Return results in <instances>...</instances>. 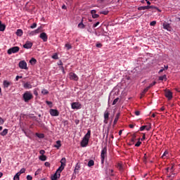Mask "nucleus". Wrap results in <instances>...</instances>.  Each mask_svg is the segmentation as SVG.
I'll return each mask as SVG.
<instances>
[{
  "label": "nucleus",
  "instance_id": "nucleus-1",
  "mask_svg": "<svg viewBox=\"0 0 180 180\" xmlns=\"http://www.w3.org/2000/svg\"><path fill=\"white\" fill-rule=\"evenodd\" d=\"M91 129H89L87 134H86V135L84 136L82 141L81 142V146L82 147H86L89 144V139L91 137Z\"/></svg>",
  "mask_w": 180,
  "mask_h": 180
},
{
  "label": "nucleus",
  "instance_id": "nucleus-2",
  "mask_svg": "<svg viewBox=\"0 0 180 180\" xmlns=\"http://www.w3.org/2000/svg\"><path fill=\"white\" fill-rule=\"evenodd\" d=\"M22 98L25 103H28L34 98V96L31 91H27L23 94Z\"/></svg>",
  "mask_w": 180,
  "mask_h": 180
},
{
  "label": "nucleus",
  "instance_id": "nucleus-3",
  "mask_svg": "<svg viewBox=\"0 0 180 180\" xmlns=\"http://www.w3.org/2000/svg\"><path fill=\"white\" fill-rule=\"evenodd\" d=\"M174 166H171V167L166 168V174L167 175V177L172 179L175 174L174 173Z\"/></svg>",
  "mask_w": 180,
  "mask_h": 180
},
{
  "label": "nucleus",
  "instance_id": "nucleus-4",
  "mask_svg": "<svg viewBox=\"0 0 180 180\" xmlns=\"http://www.w3.org/2000/svg\"><path fill=\"white\" fill-rule=\"evenodd\" d=\"M107 155H108V149L107 147L105 146L102 150H101V164L103 165L105 162V158H107Z\"/></svg>",
  "mask_w": 180,
  "mask_h": 180
},
{
  "label": "nucleus",
  "instance_id": "nucleus-5",
  "mask_svg": "<svg viewBox=\"0 0 180 180\" xmlns=\"http://www.w3.org/2000/svg\"><path fill=\"white\" fill-rule=\"evenodd\" d=\"M20 51V47L18 46H15V47H12L11 49H9L8 51H7V53L11 55L12 53H18V51Z\"/></svg>",
  "mask_w": 180,
  "mask_h": 180
},
{
  "label": "nucleus",
  "instance_id": "nucleus-6",
  "mask_svg": "<svg viewBox=\"0 0 180 180\" xmlns=\"http://www.w3.org/2000/svg\"><path fill=\"white\" fill-rule=\"evenodd\" d=\"M63 170H59L58 169L56 170V173L51 176V180H58L60 177V173Z\"/></svg>",
  "mask_w": 180,
  "mask_h": 180
},
{
  "label": "nucleus",
  "instance_id": "nucleus-7",
  "mask_svg": "<svg viewBox=\"0 0 180 180\" xmlns=\"http://www.w3.org/2000/svg\"><path fill=\"white\" fill-rule=\"evenodd\" d=\"M109 115H110L109 111L105 110V111L104 112V115H103V117H104L103 123L105 124H107L108 123Z\"/></svg>",
  "mask_w": 180,
  "mask_h": 180
},
{
  "label": "nucleus",
  "instance_id": "nucleus-8",
  "mask_svg": "<svg viewBox=\"0 0 180 180\" xmlns=\"http://www.w3.org/2000/svg\"><path fill=\"white\" fill-rule=\"evenodd\" d=\"M72 108L73 110H79L82 108V105L79 102H74L72 103Z\"/></svg>",
  "mask_w": 180,
  "mask_h": 180
},
{
  "label": "nucleus",
  "instance_id": "nucleus-9",
  "mask_svg": "<svg viewBox=\"0 0 180 180\" xmlns=\"http://www.w3.org/2000/svg\"><path fill=\"white\" fill-rule=\"evenodd\" d=\"M61 165L58 168V171H63L66 166V159L65 158H63L62 160H60Z\"/></svg>",
  "mask_w": 180,
  "mask_h": 180
},
{
  "label": "nucleus",
  "instance_id": "nucleus-10",
  "mask_svg": "<svg viewBox=\"0 0 180 180\" xmlns=\"http://www.w3.org/2000/svg\"><path fill=\"white\" fill-rule=\"evenodd\" d=\"M19 68L20 69H25V70H27L28 69L27 68V63H26V61L25 60H21L19 62Z\"/></svg>",
  "mask_w": 180,
  "mask_h": 180
},
{
  "label": "nucleus",
  "instance_id": "nucleus-11",
  "mask_svg": "<svg viewBox=\"0 0 180 180\" xmlns=\"http://www.w3.org/2000/svg\"><path fill=\"white\" fill-rule=\"evenodd\" d=\"M49 112L52 117H58L59 115V112L56 109H50Z\"/></svg>",
  "mask_w": 180,
  "mask_h": 180
},
{
  "label": "nucleus",
  "instance_id": "nucleus-12",
  "mask_svg": "<svg viewBox=\"0 0 180 180\" xmlns=\"http://www.w3.org/2000/svg\"><path fill=\"white\" fill-rule=\"evenodd\" d=\"M23 88L25 89H32L33 88V86L32 85V83L30 82H27L25 83H23Z\"/></svg>",
  "mask_w": 180,
  "mask_h": 180
},
{
  "label": "nucleus",
  "instance_id": "nucleus-13",
  "mask_svg": "<svg viewBox=\"0 0 180 180\" xmlns=\"http://www.w3.org/2000/svg\"><path fill=\"white\" fill-rule=\"evenodd\" d=\"M70 79H72L73 81H78L79 77L78 76L74 73V72H70L69 75Z\"/></svg>",
  "mask_w": 180,
  "mask_h": 180
},
{
  "label": "nucleus",
  "instance_id": "nucleus-14",
  "mask_svg": "<svg viewBox=\"0 0 180 180\" xmlns=\"http://www.w3.org/2000/svg\"><path fill=\"white\" fill-rule=\"evenodd\" d=\"M39 38H41L44 42L47 41V40L49 39V37L47 36V34H46L44 32L40 34Z\"/></svg>",
  "mask_w": 180,
  "mask_h": 180
},
{
  "label": "nucleus",
  "instance_id": "nucleus-15",
  "mask_svg": "<svg viewBox=\"0 0 180 180\" xmlns=\"http://www.w3.org/2000/svg\"><path fill=\"white\" fill-rule=\"evenodd\" d=\"M165 96L169 101L172 100L173 98L172 93L170 91H165Z\"/></svg>",
  "mask_w": 180,
  "mask_h": 180
},
{
  "label": "nucleus",
  "instance_id": "nucleus-16",
  "mask_svg": "<svg viewBox=\"0 0 180 180\" xmlns=\"http://www.w3.org/2000/svg\"><path fill=\"white\" fill-rule=\"evenodd\" d=\"M33 46V43L27 41L26 43L23 45V48L26 49H30Z\"/></svg>",
  "mask_w": 180,
  "mask_h": 180
},
{
  "label": "nucleus",
  "instance_id": "nucleus-17",
  "mask_svg": "<svg viewBox=\"0 0 180 180\" xmlns=\"http://www.w3.org/2000/svg\"><path fill=\"white\" fill-rule=\"evenodd\" d=\"M37 34H39V30H36L34 31L27 32V35L30 36V37H33L34 35H37Z\"/></svg>",
  "mask_w": 180,
  "mask_h": 180
},
{
  "label": "nucleus",
  "instance_id": "nucleus-18",
  "mask_svg": "<svg viewBox=\"0 0 180 180\" xmlns=\"http://www.w3.org/2000/svg\"><path fill=\"white\" fill-rule=\"evenodd\" d=\"M163 28L167 31H170L171 27L168 22H163L162 24Z\"/></svg>",
  "mask_w": 180,
  "mask_h": 180
},
{
  "label": "nucleus",
  "instance_id": "nucleus-19",
  "mask_svg": "<svg viewBox=\"0 0 180 180\" xmlns=\"http://www.w3.org/2000/svg\"><path fill=\"white\" fill-rule=\"evenodd\" d=\"M136 134H133L131 135V141H130V143H131V145L132 144H134L136 141Z\"/></svg>",
  "mask_w": 180,
  "mask_h": 180
},
{
  "label": "nucleus",
  "instance_id": "nucleus-20",
  "mask_svg": "<svg viewBox=\"0 0 180 180\" xmlns=\"http://www.w3.org/2000/svg\"><path fill=\"white\" fill-rule=\"evenodd\" d=\"M120 112H117L115 115V120L113 121V125H115L117 124L119 119H120Z\"/></svg>",
  "mask_w": 180,
  "mask_h": 180
},
{
  "label": "nucleus",
  "instance_id": "nucleus-21",
  "mask_svg": "<svg viewBox=\"0 0 180 180\" xmlns=\"http://www.w3.org/2000/svg\"><path fill=\"white\" fill-rule=\"evenodd\" d=\"M91 16L93 17V18L96 19V18H99V15L96 13V10H91Z\"/></svg>",
  "mask_w": 180,
  "mask_h": 180
},
{
  "label": "nucleus",
  "instance_id": "nucleus-22",
  "mask_svg": "<svg viewBox=\"0 0 180 180\" xmlns=\"http://www.w3.org/2000/svg\"><path fill=\"white\" fill-rule=\"evenodd\" d=\"M6 26L5 24H2V22L0 21V32H4L6 30Z\"/></svg>",
  "mask_w": 180,
  "mask_h": 180
},
{
  "label": "nucleus",
  "instance_id": "nucleus-23",
  "mask_svg": "<svg viewBox=\"0 0 180 180\" xmlns=\"http://www.w3.org/2000/svg\"><path fill=\"white\" fill-rule=\"evenodd\" d=\"M3 85L4 88H8L11 85V83L9 82H8L7 80H4L3 82Z\"/></svg>",
  "mask_w": 180,
  "mask_h": 180
},
{
  "label": "nucleus",
  "instance_id": "nucleus-24",
  "mask_svg": "<svg viewBox=\"0 0 180 180\" xmlns=\"http://www.w3.org/2000/svg\"><path fill=\"white\" fill-rule=\"evenodd\" d=\"M15 34L18 36V37H22L23 35V31L22 30H17L16 32H15Z\"/></svg>",
  "mask_w": 180,
  "mask_h": 180
},
{
  "label": "nucleus",
  "instance_id": "nucleus-25",
  "mask_svg": "<svg viewBox=\"0 0 180 180\" xmlns=\"http://www.w3.org/2000/svg\"><path fill=\"white\" fill-rule=\"evenodd\" d=\"M81 167V165L78 162L77 165H76V167H75V173H78L79 172V170Z\"/></svg>",
  "mask_w": 180,
  "mask_h": 180
},
{
  "label": "nucleus",
  "instance_id": "nucleus-26",
  "mask_svg": "<svg viewBox=\"0 0 180 180\" xmlns=\"http://www.w3.org/2000/svg\"><path fill=\"white\" fill-rule=\"evenodd\" d=\"M55 148L57 149H59L61 147V141H57L56 144L54 146Z\"/></svg>",
  "mask_w": 180,
  "mask_h": 180
},
{
  "label": "nucleus",
  "instance_id": "nucleus-27",
  "mask_svg": "<svg viewBox=\"0 0 180 180\" xmlns=\"http://www.w3.org/2000/svg\"><path fill=\"white\" fill-rule=\"evenodd\" d=\"M8 129H4L2 132H0V135L2 136H5L8 134Z\"/></svg>",
  "mask_w": 180,
  "mask_h": 180
},
{
  "label": "nucleus",
  "instance_id": "nucleus-28",
  "mask_svg": "<svg viewBox=\"0 0 180 180\" xmlns=\"http://www.w3.org/2000/svg\"><path fill=\"white\" fill-rule=\"evenodd\" d=\"M148 6H139L138 8L139 11H144V10H148Z\"/></svg>",
  "mask_w": 180,
  "mask_h": 180
},
{
  "label": "nucleus",
  "instance_id": "nucleus-29",
  "mask_svg": "<svg viewBox=\"0 0 180 180\" xmlns=\"http://www.w3.org/2000/svg\"><path fill=\"white\" fill-rule=\"evenodd\" d=\"M37 63V60L34 58H31V60H30V63L31 65H35Z\"/></svg>",
  "mask_w": 180,
  "mask_h": 180
},
{
  "label": "nucleus",
  "instance_id": "nucleus-30",
  "mask_svg": "<svg viewBox=\"0 0 180 180\" xmlns=\"http://www.w3.org/2000/svg\"><path fill=\"white\" fill-rule=\"evenodd\" d=\"M78 27L80 29H84L85 28V25L84 24H83V20H82L81 22H79V24L78 25Z\"/></svg>",
  "mask_w": 180,
  "mask_h": 180
},
{
  "label": "nucleus",
  "instance_id": "nucleus-31",
  "mask_svg": "<svg viewBox=\"0 0 180 180\" xmlns=\"http://www.w3.org/2000/svg\"><path fill=\"white\" fill-rule=\"evenodd\" d=\"M148 90H150V87L147 86L146 88H145L141 94L142 96L145 95V94H146Z\"/></svg>",
  "mask_w": 180,
  "mask_h": 180
},
{
  "label": "nucleus",
  "instance_id": "nucleus-32",
  "mask_svg": "<svg viewBox=\"0 0 180 180\" xmlns=\"http://www.w3.org/2000/svg\"><path fill=\"white\" fill-rule=\"evenodd\" d=\"M150 8L151 9H155L158 11L160 12V10L158 7H156L155 6H148V9H150Z\"/></svg>",
  "mask_w": 180,
  "mask_h": 180
},
{
  "label": "nucleus",
  "instance_id": "nucleus-33",
  "mask_svg": "<svg viewBox=\"0 0 180 180\" xmlns=\"http://www.w3.org/2000/svg\"><path fill=\"white\" fill-rule=\"evenodd\" d=\"M39 160L41 161H46L47 160V157H46V155H41L39 156Z\"/></svg>",
  "mask_w": 180,
  "mask_h": 180
},
{
  "label": "nucleus",
  "instance_id": "nucleus-34",
  "mask_svg": "<svg viewBox=\"0 0 180 180\" xmlns=\"http://www.w3.org/2000/svg\"><path fill=\"white\" fill-rule=\"evenodd\" d=\"M41 94H42L44 96H46V95H48V94H49V91H48L47 89H42V91H41Z\"/></svg>",
  "mask_w": 180,
  "mask_h": 180
},
{
  "label": "nucleus",
  "instance_id": "nucleus-35",
  "mask_svg": "<svg viewBox=\"0 0 180 180\" xmlns=\"http://www.w3.org/2000/svg\"><path fill=\"white\" fill-rule=\"evenodd\" d=\"M119 101H120V98H116L115 99H114V101H112V105H115Z\"/></svg>",
  "mask_w": 180,
  "mask_h": 180
},
{
  "label": "nucleus",
  "instance_id": "nucleus-36",
  "mask_svg": "<svg viewBox=\"0 0 180 180\" xmlns=\"http://www.w3.org/2000/svg\"><path fill=\"white\" fill-rule=\"evenodd\" d=\"M26 169L25 168H22L20 172H18V174L21 175L22 174L25 173Z\"/></svg>",
  "mask_w": 180,
  "mask_h": 180
},
{
  "label": "nucleus",
  "instance_id": "nucleus-37",
  "mask_svg": "<svg viewBox=\"0 0 180 180\" xmlns=\"http://www.w3.org/2000/svg\"><path fill=\"white\" fill-rule=\"evenodd\" d=\"M65 47L66 48V49H67L68 51L70 50V49L72 48V46H71V44H66L65 46Z\"/></svg>",
  "mask_w": 180,
  "mask_h": 180
},
{
  "label": "nucleus",
  "instance_id": "nucleus-38",
  "mask_svg": "<svg viewBox=\"0 0 180 180\" xmlns=\"http://www.w3.org/2000/svg\"><path fill=\"white\" fill-rule=\"evenodd\" d=\"M94 161L93 160H91L89 162V163H88V166L89 167H92V166H94Z\"/></svg>",
  "mask_w": 180,
  "mask_h": 180
},
{
  "label": "nucleus",
  "instance_id": "nucleus-39",
  "mask_svg": "<svg viewBox=\"0 0 180 180\" xmlns=\"http://www.w3.org/2000/svg\"><path fill=\"white\" fill-rule=\"evenodd\" d=\"M20 174L18 173L15 174V175L13 177V180H20Z\"/></svg>",
  "mask_w": 180,
  "mask_h": 180
},
{
  "label": "nucleus",
  "instance_id": "nucleus-40",
  "mask_svg": "<svg viewBox=\"0 0 180 180\" xmlns=\"http://www.w3.org/2000/svg\"><path fill=\"white\" fill-rule=\"evenodd\" d=\"M147 128V125H143L140 127V131H143Z\"/></svg>",
  "mask_w": 180,
  "mask_h": 180
},
{
  "label": "nucleus",
  "instance_id": "nucleus-41",
  "mask_svg": "<svg viewBox=\"0 0 180 180\" xmlns=\"http://www.w3.org/2000/svg\"><path fill=\"white\" fill-rule=\"evenodd\" d=\"M108 13H109L108 11H100V14H103V15H108Z\"/></svg>",
  "mask_w": 180,
  "mask_h": 180
},
{
  "label": "nucleus",
  "instance_id": "nucleus-42",
  "mask_svg": "<svg viewBox=\"0 0 180 180\" xmlns=\"http://www.w3.org/2000/svg\"><path fill=\"white\" fill-rule=\"evenodd\" d=\"M37 27V22H33L32 25H30L31 29H35Z\"/></svg>",
  "mask_w": 180,
  "mask_h": 180
},
{
  "label": "nucleus",
  "instance_id": "nucleus-43",
  "mask_svg": "<svg viewBox=\"0 0 180 180\" xmlns=\"http://www.w3.org/2000/svg\"><path fill=\"white\" fill-rule=\"evenodd\" d=\"M166 78H167V76L165 75H163V76H160V77H159V80H160V81H163V79H166Z\"/></svg>",
  "mask_w": 180,
  "mask_h": 180
},
{
  "label": "nucleus",
  "instance_id": "nucleus-44",
  "mask_svg": "<svg viewBox=\"0 0 180 180\" xmlns=\"http://www.w3.org/2000/svg\"><path fill=\"white\" fill-rule=\"evenodd\" d=\"M156 82H153L151 83L149 86H148V88L151 89L153 86H155Z\"/></svg>",
  "mask_w": 180,
  "mask_h": 180
},
{
  "label": "nucleus",
  "instance_id": "nucleus-45",
  "mask_svg": "<svg viewBox=\"0 0 180 180\" xmlns=\"http://www.w3.org/2000/svg\"><path fill=\"white\" fill-rule=\"evenodd\" d=\"M141 142L140 141V139H139V141L135 144L136 147H140L141 145Z\"/></svg>",
  "mask_w": 180,
  "mask_h": 180
},
{
  "label": "nucleus",
  "instance_id": "nucleus-46",
  "mask_svg": "<svg viewBox=\"0 0 180 180\" xmlns=\"http://www.w3.org/2000/svg\"><path fill=\"white\" fill-rule=\"evenodd\" d=\"M117 167L120 170H122V169H123L122 165L120 163H118V164L117 165Z\"/></svg>",
  "mask_w": 180,
  "mask_h": 180
},
{
  "label": "nucleus",
  "instance_id": "nucleus-47",
  "mask_svg": "<svg viewBox=\"0 0 180 180\" xmlns=\"http://www.w3.org/2000/svg\"><path fill=\"white\" fill-rule=\"evenodd\" d=\"M4 122L5 120L1 117H0V125H3Z\"/></svg>",
  "mask_w": 180,
  "mask_h": 180
},
{
  "label": "nucleus",
  "instance_id": "nucleus-48",
  "mask_svg": "<svg viewBox=\"0 0 180 180\" xmlns=\"http://www.w3.org/2000/svg\"><path fill=\"white\" fill-rule=\"evenodd\" d=\"M168 155V152L167 151H165V153H164V154L162 155V158H163V159H165V158H167V155Z\"/></svg>",
  "mask_w": 180,
  "mask_h": 180
},
{
  "label": "nucleus",
  "instance_id": "nucleus-49",
  "mask_svg": "<svg viewBox=\"0 0 180 180\" xmlns=\"http://www.w3.org/2000/svg\"><path fill=\"white\" fill-rule=\"evenodd\" d=\"M46 103L49 105L51 108L52 107V102L51 101H46Z\"/></svg>",
  "mask_w": 180,
  "mask_h": 180
},
{
  "label": "nucleus",
  "instance_id": "nucleus-50",
  "mask_svg": "<svg viewBox=\"0 0 180 180\" xmlns=\"http://www.w3.org/2000/svg\"><path fill=\"white\" fill-rule=\"evenodd\" d=\"M34 95L36 96H39V93H38V91L37 89L34 90Z\"/></svg>",
  "mask_w": 180,
  "mask_h": 180
},
{
  "label": "nucleus",
  "instance_id": "nucleus-51",
  "mask_svg": "<svg viewBox=\"0 0 180 180\" xmlns=\"http://www.w3.org/2000/svg\"><path fill=\"white\" fill-rule=\"evenodd\" d=\"M33 177L31 175H27V180H32Z\"/></svg>",
  "mask_w": 180,
  "mask_h": 180
},
{
  "label": "nucleus",
  "instance_id": "nucleus-52",
  "mask_svg": "<svg viewBox=\"0 0 180 180\" xmlns=\"http://www.w3.org/2000/svg\"><path fill=\"white\" fill-rule=\"evenodd\" d=\"M156 25V21H151V22L150 23V26H155Z\"/></svg>",
  "mask_w": 180,
  "mask_h": 180
},
{
  "label": "nucleus",
  "instance_id": "nucleus-53",
  "mask_svg": "<svg viewBox=\"0 0 180 180\" xmlns=\"http://www.w3.org/2000/svg\"><path fill=\"white\" fill-rule=\"evenodd\" d=\"M100 25V22H96V24H94L93 25V27H98V25Z\"/></svg>",
  "mask_w": 180,
  "mask_h": 180
},
{
  "label": "nucleus",
  "instance_id": "nucleus-54",
  "mask_svg": "<svg viewBox=\"0 0 180 180\" xmlns=\"http://www.w3.org/2000/svg\"><path fill=\"white\" fill-rule=\"evenodd\" d=\"M136 116H139L141 115V112L139 110L135 111Z\"/></svg>",
  "mask_w": 180,
  "mask_h": 180
},
{
  "label": "nucleus",
  "instance_id": "nucleus-55",
  "mask_svg": "<svg viewBox=\"0 0 180 180\" xmlns=\"http://www.w3.org/2000/svg\"><path fill=\"white\" fill-rule=\"evenodd\" d=\"M39 153L41 155H44V153H46V151H44V150H41L39 151Z\"/></svg>",
  "mask_w": 180,
  "mask_h": 180
},
{
  "label": "nucleus",
  "instance_id": "nucleus-56",
  "mask_svg": "<svg viewBox=\"0 0 180 180\" xmlns=\"http://www.w3.org/2000/svg\"><path fill=\"white\" fill-rule=\"evenodd\" d=\"M38 137L40 139L44 138V134H39V135H38Z\"/></svg>",
  "mask_w": 180,
  "mask_h": 180
},
{
  "label": "nucleus",
  "instance_id": "nucleus-57",
  "mask_svg": "<svg viewBox=\"0 0 180 180\" xmlns=\"http://www.w3.org/2000/svg\"><path fill=\"white\" fill-rule=\"evenodd\" d=\"M39 174H40V169H37V170L35 172L34 175H35V176H37V175H39Z\"/></svg>",
  "mask_w": 180,
  "mask_h": 180
},
{
  "label": "nucleus",
  "instance_id": "nucleus-58",
  "mask_svg": "<svg viewBox=\"0 0 180 180\" xmlns=\"http://www.w3.org/2000/svg\"><path fill=\"white\" fill-rule=\"evenodd\" d=\"M22 76H16L15 81H18V79H22Z\"/></svg>",
  "mask_w": 180,
  "mask_h": 180
},
{
  "label": "nucleus",
  "instance_id": "nucleus-59",
  "mask_svg": "<svg viewBox=\"0 0 180 180\" xmlns=\"http://www.w3.org/2000/svg\"><path fill=\"white\" fill-rule=\"evenodd\" d=\"M96 46H97V48H101L103 45L101 44H96Z\"/></svg>",
  "mask_w": 180,
  "mask_h": 180
},
{
  "label": "nucleus",
  "instance_id": "nucleus-60",
  "mask_svg": "<svg viewBox=\"0 0 180 180\" xmlns=\"http://www.w3.org/2000/svg\"><path fill=\"white\" fill-rule=\"evenodd\" d=\"M52 58H53V59H58V58L57 54L53 55V56H52Z\"/></svg>",
  "mask_w": 180,
  "mask_h": 180
},
{
  "label": "nucleus",
  "instance_id": "nucleus-61",
  "mask_svg": "<svg viewBox=\"0 0 180 180\" xmlns=\"http://www.w3.org/2000/svg\"><path fill=\"white\" fill-rule=\"evenodd\" d=\"M44 165L46 167H50V163L49 162H46Z\"/></svg>",
  "mask_w": 180,
  "mask_h": 180
},
{
  "label": "nucleus",
  "instance_id": "nucleus-62",
  "mask_svg": "<svg viewBox=\"0 0 180 180\" xmlns=\"http://www.w3.org/2000/svg\"><path fill=\"white\" fill-rule=\"evenodd\" d=\"M146 139V134H143L141 141H143Z\"/></svg>",
  "mask_w": 180,
  "mask_h": 180
},
{
  "label": "nucleus",
  "instance_id": "nucleus-63",
  "mask_svg": "<svg viewBox=\"0 0 180 180\" xmlns=\"http://www.w3.org/2000/svg\"><path fill=\"white\" fill-rule=\"evenodd\" d=\"M129 128L133 129V128H134V124H130L129 125Z\"/></svg>",
  "mask_w": 180,
  "mask_h": 180
},
{
  "label": "nucleus",
  "instance_id": "nucleus-64",
  "mask_svg": "<svg viewBox=\"0 0 180 180\" xmlns=\"http://www.w3.org/2000/svg\"><path fill=\"white\" fill-rule=\"evenodd\" d=\"M164 68H162L160 70V71H159V73H160V72H162L163 71H164Z\"/></svg>",
  "mask_w": 180,
  "mask_h": 180
}]
</instances>
